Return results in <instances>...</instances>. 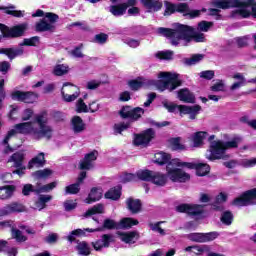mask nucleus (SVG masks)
Returning <instances> with one entry per match:
<instances>
[{"mask_svg":"<svg viewBox=\"0 0 256 256\" xmlns=\"http://www.w3.org/2000/svg\"><path fill=\"white\" fill-rule=\"evenodd\" d=\"M110 13L114 15V17H121L127 13V4L120 3L116 5L110 6Z\"/></svg>","mask_w":256,"mask_h":256,"instance_id":"32","label":"nucleus"},{"mask_svg":"<svg viewBox=\"0 0 256 256\" xmlns=\"http://www.w3.org/2000/svg\"><path fill=\"white\" fill-rule=\"evenodd\" d=\"M188 239L194 243H204L203 233H190Z\"/></svg>","mask_w":256,"mask_h":256,"instance_id":"59","label":"nucleus"},{"mask_svg":"<svg viewBox=\"0 0 256 256\" xmlns=\"http://www.w3.org/2000/svg\"><path fill=\"white\" fill-rule=\"evenodd\" d=\"M15 5L11 4L10 6H0V11H5L6 15H11L12 17H24L23 11L14 10Z\"/></svg>","mask_w":256,"mask_h":256,"instance_id":"38","label":"nucleus"},{"mask_svg":"<svg viewBox=\"0 0 256 256\" xmlns=\"http://www.w3.org/2000/svg\"><path fill=\"white\" fill-rule=\"evenodd\" d=\"M53 199L51 195H40L38 201L36 202V207L41 211V209H45L47 207V203Z\"/></svg>","mask_w":256,"mask_h":256,"instance_id":"45","label":"nucleus"},{"mask_svg":"<svg viewBox=\"0 0 256 256\" xmlns=\"http://www.w3.org/2000/svg\"><path fill=\"white\" fill-rule=\"evenodd\" d=\"M213 22L202 20L198 23V31H202L203 33H207L211 29Z\"/></svg>","mask_w":256,"mask_h":256,"instance_id":"58","label":"nucleus"},{"mask_svg":"<svg viewBox=\"0 0 256 256\" xmlns=\"http://www.w3.org/2000/svg\"><path fill=\"white\" fill-rule=\"evenodd\" d=\"M101 197H103V193L99 191V188L93 187L90 190L88 197L85 199V203H87V205H91L92 203H97V201H100Z\"/></svg>","mask_w":256,"mask_h":256,"instance_id":"28","label":"nucleus"},{"mask_svg":"<svg viewBox=\"0 0 256 256\" xmlns=\"http://www.w3.org/2000/svg\"><path fill=\"white\" fill-rule=\"evenodd\" d=\"M81 191V184L76 182L65 187L66 195H77Z\"/></svg>","mask_w":256,"mask_h":256,"instance_id":"49","label":"nucleus"},{"mask_svg":"<svg viewBox=\"0 0 256 256\" xmlns=\"http://www.w3.org/2000/svg\"><path fill=\"white\" fill-rule=\"evenodd\" d=\"M109 41V35L101 32L94 36V43H98V45H105Z\"/></svg>","mask_w":256,"mask_h":256,"instance_id":"55","label":"nucleus"},{"mask_svg":"<svg viewBox=\"0 0 256 256\" xmlns=\"http://www.w3.org/2000/svg\"><path fill=\"white\" fill-rule=\"evenodd\" d=\"M223 155H225V142L217 140V142H211L205 156L209 161H217V159H223Z\"/></svg>","mask_w":256,"mask_h":256,"instance_id":"12","label":"nucleus"},{"mask_svg":"<svg viewBox=\"0 0 256 256\" xmlns=\"http://www.w3.org/2000/svg\"><path fill=\"white\" fill-rule=\"evenodd\" d=\"M45 163V153L40 152L28 162V169H33V167H44Z\"/></svg>","mask_w":256,"mask_h":256,"instance_id":"29","label":"nucleus"},{"mask_svg":"<svg viewBox=\"0 0 256 256\" xmlns=\"http://www.w3.org/2000/svg\"><path fill=\"white\" fill-rule=\"evenodd\" d=\"M178 99L183 103H195V94L189 88H182L178 91Z\"/></svg>","mask_w":256,"mask_h":256,"instance_id":"26","label":"nucleus"},{"mask_svg":"<svg viewBox=\"0 0 256 256\" xmlns=\"http://www.w3.org/2000/svg\"><path fill=\"white\" fill-rule=\"evenodd\" d=\"M235 43L238 47H247V45H249V37L243 36L235 38Z\"/></svg>","mask_w":256,"mask_h":256,"instance_id":"61","label":"nucleus"},{"mask_svg":"<svg viewBox=\"0 0 256 256\" xmlns=\"http://www.w3.org/2000/svg\"><path fill=\"white\" fill-rule=\"evenodd\" d=\"M123 187L121 185L110 188L105 194V199H110L111 201H119L121 199V191Z\"/></svg>","mask_w":256,"mask_h":256,"instance_id":"27","label":"nucleus"},{"mask_svg":"<svg viewBox=\"0 0 256 256\" xmlns=\"http://www.w3.org/2000/svg\"><path fill=\"white\" fill-rule=\"evenodd\" d=\"M205 59V54H193L190 58H185L184 63L185 65H197V63H201Z\"/></svg>","mask_w":256,"mask_h":256,"instance_id":"41","label":"nucleus"},{"mask_svg":"<svg viewBox=\"0 0 256 256\" xmlns=\"http://www.w3.org/2000/svg\"><path fill=\"white\" fill-rule=\"evenodd\" d=\"M129 126H130L129 123L121 122L119 124L114 125V131L115 133L121 134L122 131H127V129H129Z\"/></svg>","mask_w":256,"mask_h":256,"instance_id":"60","label":"nucleus"},{"mask_svg":"<svg viewBox=\"0 0 256 256\" xmlns=\"http://www.w3.org/2000/svg\"><path fill=\"white\" fill-rule=\"evenodd\" d=\"M103 213V204L99 203L94 205L92 208L88 209L84 214L83 217H91L93 215L101 214Z\"/></svg>","mask_w":256,"mask_h":256,"instance_id":"43","label":"nucleus"},{"mask_svg":"<svg viewBox=\"0 0 256 256\" xmlns=\"http://www.w3.org/2000/svg\"><path fill=\"white\" fill-rule=\"evenodd\" d=\"M74 133H83L85 131V122L80 116H74L71 120Z\"/></svg>","mask_w":256,"mask_h":256,"instance_id":"31","label":"nucleus"},{"mask_svg":"<svg viewBox=\"0 0 256 256\" xmlns=\"http://www.w3.org/2000/svg\"><path fill=\"white\" fill-rule=\"evenodd\" d=\"M97 155H99L97 150L85 154L84 158L80 161L79 164L80 171H91V169L94 167L93 161H97Z\"/></svg>","mask_w":256,"mask_h":256,"instance_id":"19","label":"nucleus"},{"mask_svg":"<svg viewBox=\"0 0 256 256\" xmlns=\"http://www.w3.org/2000/svg\"><path fill=\"white\" fill-rule=\"evenodd\" d=\"M53 73L56 77H63V75H67V73H69V66L65 64H57L54 67Z\"/></svg>","mask_w":256,"mask_h":256,"instance_id":"44","label":"nucleus"},{"mask_svg":"<svg viewBox=\"0 0 256 256\" xmlns=\"http://www.w3.org/2000/svg\"><path fill=\"white\" fill-rule=\"evenodd\" d=\"M209 6L216 9H225V0H211Z\"/></svg>","mask_w":256,"mask_h":256,"instance_id":"63","label":"nucleus"},{"mask_svg":"<svg viewBox=\"0 0 256 256\" xmlns=\"http://www.w3.org/2000/svg\"><path fill=\"white\" fill-rule=\"evenodd\" d=\"M137 179H139V177L137 176V172L136 174L124 173L120 176V183H131L133 181H137Z\"/></svg>","mask_w":256,"mask_h":256,"instance_id":"50","label":"nucleus"},{"mask_svg":"<svg viewBox=\"0 0 256 256\" xmlns=\"http://www.w3.org/2000/svg\"><path fill=\"white\" fill-rule=\"evenodd\" d=\"M140 3L148 9L149 13L151 11H154V13H157V11H161L163 9V2L159 0H141Z\"/></svg>","mask_w":256,"mask_h":256,"instance_id":"24","label":"nucleus"},{"mask_svg":"<svg viewBox=\"0 0 256 256\" xmlns=\"http://www.w3.org/2000/svg\"><path fill=\"white\" fill-rule=\"evenodd\" d=\"M165 221H158L156 223L149 222L148 227L153 231L154 233H159L162 237H165L167 233L165 232V229L161 228V225H163Z\"/></svg>","mask_w":256,"mask_h":256,"instance_id":"40","label":"nucleus"},{"mask_svg":"<svg viewBox=\"0 0 256 256\" xmlns=\"http://www.w3.org/2000/svg\"><path fill=\"white\" fill-rule=\"evenodd\" d=\"M154 163H156V165H167V167H169L170 165H172L171 162V154L169 153H165V152H158L154 155Z\"/></svg>","mask_w":256,"mask_h":256,"instance_id":"25","label":"nucleus"},{"mask_svg":"<svg viewBox=\"0 0 256 256\" xmlns=\"http://www.w3.org/2000/svg\"><path fill=\"white\" fill-rule=\"evenodd\" d=\"M97 155H99L97 150L85 154L84 158L80 161L79 164L80 171H91V169L94 167L93 161H97Z\"/></svg>","mask_w":256,"mask_h":256,"instance_id":"20","label":"nucleus"},{"mask_svg":"<svg viewBox=\"0 0 256 256\" xmlns=\"http://www.w3.org/2000/svg\"><path fill=\"white\" fill-rule=\"evenodd\" d=\"M195 171L198 177H205L211 172V166L207 163H197Z\"/></svg>","mask_w":256,"mask_h":256,"instance_id":"37","label":"nucleus"},{"mask_svg":"<svg viewBox=\"0 0 256 256\" xmlns=\"http://www.w3.org/2000/svg\"><path fill=\"white\" fill-rule=\"evenodd\" d=\"M139 181H146V183H153L157 187H165L169 179L168 174L149 169H140L137 171Z\"/></svg>","mask_w":256,"mask_h":256,"instance_id":"7","label":"nucleus"},{"mask_svg":"<svg viewBox=\"0 0 256 256\" xmlns=\"http://www.w3.org/2000/svg\"><path fill=\"white\" fill-rule=\"evenodd\" d=\"M61 95L65 103H73V101L79 99V96L81 95V89L71 82H65L61 89Z\"/></svg>","mask_w":256,"mask_h":256,"instance_id":"11","label":"nucleus"},{"mask_svg":"<svg viewBox=\"0 0 256 256\" xmlns=\"http://www.w3.org/2000/svg\"><path fill=\"white\" fill-rule=\"evenodd\" d=\"M76 249L79 255H84V256L91 255V247L85 241L78 243V245L76 246Z\"/></svg>","mask_w":256,"mask_h":256,"instance_id":"42","label":"nucleus"},{"mask_svg":"<svg viewBox=\"0 0 256 256\" xmlns=\"http://www.w3.org/2000/svg\"><path fill=\"white\" fill-rule=\"evenodd\" d=\"M167 175L173 183H185L191 179V175L183 171L181 168H171L166 166Z\"/></svg>","mask_w":256,"mask_h":256,"instance_id":"17","label":"nucleus"},{"mask_svg":"<svg viewBox=\"0 0 256 256\" xmlns=\"http://www.w3.org/2000/svg\"><path fill=\"white\" fill-rule=\"evenodd\" d=\"M203 237H204V243H209V241H215V239L219 237V233L217 232L203 233Z\"/></svg>","mask_w":256,"mask_h":256,"instance_id":"62","label":"nucleus"},{"mask_svg":"<svg viewBox=\"0 0 256 256\" xmlns=\"http://www.w3.org/2000/svg\"><path fill=\"white\" fill-rule=\"evenodd\" d=\"M126 208L132 215H137L143 210V203L140 199L129 197L126 199Z\"/></svg>","mask_w":256,"mask_h":256,"instance_id":"21","label":"nucleus"},{"mask_svg":"<svg viewBox=\"0 0 256 256\" xmlns=\"http://www.w3.org/2000/svg\"><path fill=\"white\" fill-rule=\"evenodd\" d=\"M29 29V23L24 22L9 27L3 23H0V31L4 39H19L25 37V33Z\"/></svg>","mask_w":256,"mask_h":256,"instance_id":"8","label":"nucleus"},{"mask_svg":"<svg viewBox=\"0 0 256 256\" xmlns=\"http://www.w3.org/2000/svg\"><path fill=\"white\" fill-rule=\"evenodd\" d=\"M35 31L37 33H45V31H55V26L47 21L45 19H41L39 22L35 25Z\"/></svg>","mask_w":256,"mask_h":256,"instance_id":"30","label":"nucleus"},{"mask_svg":"<svg viewBox=\"0 0 256 256\" xmlns=\"http://www.w3.org/2000/svg\"><path fill=\"white\" fill-rule=\"evenodd\" d=\"M138 224H139V220L131 217H125L119 221L120 229H131L132 227H135V225H138Z\"/></svg>","mask_w":256,"mask_h":256,"instance_id":"35","label":"nucleus"},{"mask_svg":"<svg viewBox=\"0 0 256 256\" xmlns=\"http://www.w3.org/2000/svg\"><path fill=\"white\" fill-rule=\"evenodd\" d=\"M39 40V36L24 38L19 44V48H0V55H6L10 61H13V59L24 55L25 49H23V47H37Z\"/></svg>","mask_w":256,"mask_h":256,"instance_id":"6","label":"nucleus"},{"mask_svg":"<svg viewBox=\"0 0 256 256\" xmlns=\"http://www.w3.org/2000/svg\"><path fill=\"white\" fill-rule=\"evenodd\" d=\"M255 165H256V158H252V159L245 158L241 161L242 167L249 168V167H255Z\"/></svg>","mask_w":256,"mask_h":256,"instance_id":"64","label":"nucleus"},{"mask_svg":"<svg viewBox=\"0 0 256 256\" xmlns=\"http://www.w3.org/2000/svg\"><path fill=\"white\" fill-rule=\"evenodd\" d=\"M121 119H130V121H139L143 115H145V109L141 107L132 108L131 106H123L119 112Z\"/></svg>","mask_w":256,"mask_h":256,"instance_id":"13","label":"nucleus"},{"mask_svg":"<svg viewBox=\"0 0 256 256\" xmlns=\"http://www.w3.org/2000/svg\"><path fill=\"white\" fill-rule=\"evenodd\" d=\"M158 78L160 80H147L143 77H137L129 80L128 86L131 91H139L141 87H156L158 91L169 90L171 93L183 85V80L179 79V74L177 73L160 72Z\"/></svg>","mask_w":256,"mask_h":256,"instance_id":"1","label":"nucleus"},{"mask_svg":"<svg viewBox=\"0 0 256 256\" xmlns=\"http://www.w3.org/2000/svg\"><path fill=\"white\" fill-rule=\"evenodd\" d=\"M31 193H36L37 195V188L35 189L33 184H25L22 188V195H24V197H29Z\"/></svg>","mask_w":256,"mask_h":256,"instance_id":"56","label":"nucleus"},{"mask_svg":"<svg viewBox=\"0 0 256 256\" xmlns=\"http://www.w3.org/2000/svg\"><path fill=\"white\" fill-rule=\"evenodd\" d=\"M102 246H104L105 249L109 248L111 243L115 241V238H113V235L111 234H103L100 239Z\"/></svg>","mask_w":256,"mask_h":256,"instance_id":"53","label":"nucleus"},{"mask_svg":"<svg viewBox=\"0 0 256 256\" xmlns=\"http://www.w3.org/2000/svg\"><path fill=\"white\" fill-rule=\"evenodd\" d=\"M163 107L167 109L168 113H175V111H178L182 115H190L191 120L197 119V115H199V111H201L200 105H194V106H186V105H177L169 102H163Z\"/></svg>","mask_w":256,"mask_h":256,"instance_id":"9","label":"nucleus"},{"mask_svg":"<svg viewBox=\"0 0 256 256\" xmlns=\"http://www.w3.org/2000/svg\"><path fill=\"white\" fill-rule=\"evenodd\" d=\"M12 238L16 239L17 243H25L27 241V236L23 235V232L15 227H12Z\"/></svg>","mask_w":256,"mask_h":256,"instance_id":"47","label":"nucleus"},{"mask_svg":"<svg viewBox=\"0 0 256 256\" xmlns=\"http://www.w3.org/2000/svg\"><path fill=\"white\" fill-rule=\"evenodd\" d=\"M232 205L235 207H247L248 205H256V188L248 190L233 200Z\"/></svg>","mask_w":256,"mask_h":256,"instance_id":"15","label":"nucleus"},{"mask_svg":"<svg viewBox=\"0 0 256 256\" xmlns=\"http://www.w3.org/2000/svg\"><path fill=\"white\" fill-rule=\"evenodd\" d=\"M156 57H158V59H161L162 61H169L173 59V51H159L156 54Z\"/></svg>","mask_w":256,"mask_h":256,"instance_id":"57","label":"nucleus"},{"mask_svg":"<svg viewBox=\"0 0 256 256\" xmlns=\"http://www.w3.org/2000/svg\"><path fill=\"white\" fill-rule=\"evenodd\" d=\"M158 33L159 35H162V37L170 39V43L174 47H177L180 41H186V43H191V41H195V43H205V41H207L205 34L195 32L193 26L185 24H177L174 29L160 27L158 28Z\"/></svg>","mask_w":256,"mask_h":256,"instance_id":"2","label":"nucleus"},{"mask_svg":"<svg viewBox=\"0 0 256 256\" xmlns=\"http://www.w3.org/2000/svg\"><path fill=\"white\" fill-rule=\"evenodd\" d=\"M225 201V192H221L219 195H217L211 204L212 209L214 211H221V217L220 221L221 223L225 224V210H223V207L219 206Z\"/></svg>","mask_w":256,"mask_h":256,"instance_id":"22","label":"nucleus"},{"mask_svg":"<svg viewBox=\"0 0 256 256\" xmlns=\"http://www.w3.org/2000/svg\"><path fill=\"white\" fill-rule=\"evenodd\" d=\"M12 101H20L21 103H35L37 101L38 96L35 92L32 91H20L15 90L10 94Z\"/></svg>","mask_w":256,"mask_h":256,"instance_id":"16","label":"nucleus"},{"mask_svg":"<svg viewBox=\"0 0 256 256\" xmlns=\"http://www.w3.org/2000/svg\"><path fill=\"white\" fill-rule=\"evenodd\" d=\"M25 211H27L25 205L19 202H12L0 209V217H7V215H11L13 213H25Z\"/></svg>","mask_w":256,"mask_h":256,"instance_id":"18","label":"nucleus"},{"mask_svg":"<svg viewBox=\"0 0 256 256\" xmlns=\"http://www.w3.org/2000/svg\"><path fill=\"white\" fill-rule=\"evenodd\" d=\"M236 7V11L233 12L232 17H241L247 19V17H254L256 19V3L255 0H225V9Z\"/></svg>","mask_w":256,"mask_h":256,"instance_id":"4","label":"nucleus"},{"mask_svg":"<svg viewBox=\"0 0 256 256\" xmlns=\"http://www.w3.org/2000/svg\"><path fill=\"white\" fill-rule=\"evenodd\" d=\"M207 139V132L199 131L194 133L192 141H193V147H203V141Z\"/></svg>","mask_w":256,"mask_h":256,"instance_id":"36","label":"nucleus"},{"mask_svg":"<svg viewBox=\"0 0 256 256\" xmlns=\"http://www.w3.org/2000/svg\"><path fill=\"white\" fill-rule=\"evenodd\" d=\"M164 5V17L175 15V13H180L183 17H189L190 19H197V17H201V11L191 10L189 3L187 2L173 3L165 1Z\"/></svg>","mask_w":256,"mask_h":256,"instance_id":"5","label":"nucleus"},{"mask_svg":"<svg viewBox=\"0 0 256 256\" xmlns=\"http://www.w3.org/2000/svg\"><path fill=\"white\" fill-rule=\"evenodd\" d=\"M23 161H25V155L22 152H16L8 159V163H14V167H21Z\"/></svg>","mask_w":256,"mask_h":256,"instance_id":"39","label":"nucleus"},{"mask_svg":"<svg viewBox=\"0 0 256 256\" xmlns=\"http://www.w3.org/2000/svg\"><path fill=\"white\" fill-rule=\"evenodd\" d=\"M177 213H186L190 217H199L205 213V205L182 203L176 206Z\"/></svg>","mask_w":256,"mask_h":256,"instance_id":"14","label":"nucleus"},{"mask_svg":"<svg viewBox=\"0 0 256 256\" xmlns=\"http://www.w3.org/2000/svg\"><path fill=\"white\" fill-rule=\"evenodd\" d=\"M50 175H53V171L49 168L37 170L33 173V177L35 179H47V177H50Z\"/></svg>","mask_w":256,"mask_h":256,"instance_id":"46","label":"nucleus"},{"mask_svg":"<svg viewBox=\"0 0 256 256\" xmlns=\"http://www.w3.org/2000/svg\"><path fill=\"white\" fill-rule=\"evenodd\" d=\"M76 111L77 113H89V107H87L83 98L78 99L76 103Z\"/></svg>","mask_w":256,"mask_h":256,"instance_id":"54","label":"nucleus"},{"mask_svg":"<svg viewBox=\"0 0 256 256\" xmlns=\"http://www.w3.org/2000/svg\"><path fill=\"white\" fill-rule=\"evenodd\" d=\"M239 143H241V137L234 136L225 142V149H236V147H239Z\"/></svg>","mask_w":256,"mask_h":256,"instance_id":"51","label":"nucleus"},{"mask_svg":"<svg viewBox=\"0 0 256 256\" xmlns=\"http://www.w3.org/2000/svg\"><path fill=\"white\" fill-rule=\"evenodd\" d=\"M170 145L173 151H185V145L181 144V138L170 139Z\"/></svg>","mask_w":256,"mask_h":256,"instance_id":"48","label":"nucleus"},{"mask_svg":"<svg viewBox=\"0 0 256 256\" xmlns=\"http://www.w3.org/2000/svg\"><path fill=\"white\" fill-rule=\"evenodd\" d=\"M121 241L123 243H126L128 245H133L134 243H137L139 241V232L137 231H130V232H120L119 233Z\"/></svg>","mask_w":256,"mask_h":256,"instance_id":"23","label":"nucleus"},{"mask_svg":"<svg viewBox=\"0 0 256 256\" xmlns=\"http://www.w3.org/2000/svg\"><path fill=\"white\" fill-rule=\"evenodd\" d=\"M35 123H37L39 128L33 127V122H22L16 124L14 129H17L20 135H33L38 141H40V139L51 141V139H53V127L47 125V111H42L40 114L36 115Z\"/></svg>","mask_w":256,"mask_h":256,"instance_id":"3","label":"nucleus"},{"mask_svg":"<svg viewBox=\"0 0 256 256\" xmlns=\"http://www.w3.org/2000/svg\"><path fill=\"white\" fill-rule=\"evenodd\" d=\"M101 232L105 231V229H107L108 231H119L120 230V226H119V222H116L115 220L111 219V218H106L103 221V225L100 227Z\"/></svg>","mask_w":256,"mask_h":256,"instance_id":"34","label":"nucleus"},{"mask_svg":"<svg viewBox=\"0 0 256 256\" xmlns=\"http://www.w3.org/2000/svg\"><path fill=\"white\" fill-rule=\"evenodd\" d=\"M155 137L156 133L153 128H148L140 133H134L133 145L135 147H149Z\"/></svg>","mask_w":256,"mask_h":256,"instance_id":"10","label":"nucleus"},{"mask_svg":"<svg viewBox=\"0 0 256 256\" xmlns=\"http://www.w3.org/2000/svg\"><path fill=\"white\" fill-rule=\"evenodd\" d=\"M15 185H7L0 187V199H11L13 197V193H15Z\"/></svg>","mask_w":256,"mask_h":256,"instance_id":"33","label":"nucleus"},{"mask_svg":"<svg viewBox=\"0 0 256 256\" xmlns=\"http://www.w3.org/2000/svg\"><path fill=\"white\" fill-rule=\"evenodd\" d=\"M57 187V182H51L49 184H45L41 186L40 188H37V195H40V193H49L53 191Z\"/></svg>","mask_w":256,"mask_h":256,"instance_id":"52","label":"nucleus"}]
</instances>
